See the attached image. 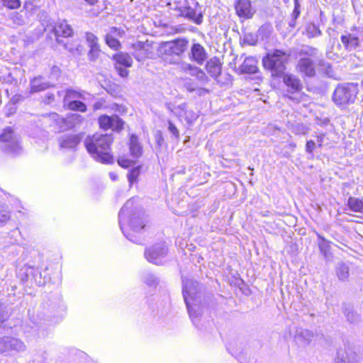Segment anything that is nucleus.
Wrapping results in <instances>:
<instances>
[{"label":"nucleus","mask_w":363,"mask_h":363,"mask_svg":"<svg viewBox=\"0 0 363 363\" xmlns=\"http://www.w3.org/2000/svg\"><path fill=\"white\" fill-rule=\"evenodd\" d=\"M167 124H168V130H169V132L176 139H179V131L177 129V128L176 127V125L169 120L167 121Z\"/></svg>","instance_id":"49"},{"label":"nucleus","mask_w":363,"mask_h":363,"mask_svg":"<svg viewBox=\"0 0 363 363\" xmlns=\"http://www.w3.org/2000/svg\"><path fill=\"white\" fill-rule=\"evenodd\" d=\"M81 141L79 135L65 134L58 139L59 145L63 149H74Z\"/></svg>","instance_id":"14"},{"label":"nucleus","mask_w":363,"mask_h":363,"mask_svg":"<svg viewBox=\"0 0 363 363\" xmlns=\"http://www.w3.org/2000/svg\"><path fill=\"white\" fill-rule=\"evenodd\" d=\"M347 206L354 212L363 213V201L358 198L350 196L347 200Z\"/></svg>","instance_id":"30"},{"label":"nucleus","mask_w":363,"mask_h":363,"mask_svg":"<svg viewBox=\"0 0 363 363\" xmlns=\"http://www.w3.org/2000/svg\"><path fill=\"white\" fill-rule=\"evenodd\" d=\"M318 238L319 240L318 246L320 252L324 255L325 258L328 257L330 255V242L326 240L323 236H321L319 234L318 235Z\"/></svg>","instance_id":"33"},{"label":"nucleus","mask_w":363,"mask_h":363,"mask_svg":"<svg viewBox=\"0 0 363 363\" xmlns=\"http://www.w3.org/2000/svg\"><path fill=\"white\" fill-rule=\"evenodd\" d=\"M281 77L286 86L284 95L297 103L300 102L303 96V86L301 79L292 74H284Z\"/></svg>","instance_id":"8"},{"label":"nucleus","mask_w":363,"mask_h":363,"mask_svg":"<svg viewBox=\"0 0 363 363\" xmlns=\"http://www.w3.org/2000/svg\"><path fill=\"white\" fill-rule=\"evenodd\" d=\"M167 251V247L164 243H159L147 249L145 257L149 262L159 265L163 263V259L166 257Z\"/></svg>","instance_id":"10"},{"label":"nucleus","mask_w":363,"mask_h":363,"mask_svg":"<svg viewBox=\"0 0 363 363\" xmlns=\"http://www.w3.org/2000/svg\"><path fill=\"white\" fill-rule=\"evenodd\" d=\"M65 105L67 106L69 109L72 111H80L82 113H84L86 111V104L79 100L72 101Z\"/></svg>","instance_id":"34"},{"label":"nucleus","mask_w":363,"mask_h":363,"mask_svg":"<svg viewBox=\"0 0 363 363\" xmlns=\"http://www.w3.org/2000/svg\"><path fill=\"white\" fill-rule=\"evenodd\" d=\"M201 69L193 65L191 70L189 71V74L191 76L196 77V76L199 73Z\"/></svg>","instance_id":"64"},{"label":"nucleus","mask_w":363,"mask_h":363,"mask_svg":"<svg viewBox=\"0 0 363 363\" xmlns=\"http://www.w3.org/2000/svg\"><path fill=\"white\" fill-rule=\"evenodd\" d=\"M86 40L87 41L89 48H93V47L99 46V45L98 43L97 37L91 33H86Z\"/></svg>","instance_id":"44"},{"label":"nucleus","mask_w":363,"mask_h":363,"mask_svg":"<svg viewBox=\"0 0 363 363\" xmlns=\"http://www.w3.org/2000/svg\"><path fill=\"white\" fill-rule=\"evenodd\" d=\"M18 275L22 281H30L38 286H41L45 284L41 277V272L38 268H35L32 266L25 265L19 270Z\"/></svg>","instance_id":"11"},{"label":"nucleus","mask_w":363,"mask_h":363,"mask_svg":"<svg viewBox=\"0 0 363 363\" xmlns=\"http://www.w3.org/2000/svg\"><path fill=\"white\" fill-rule=\"evenodd\" d=\"M183 296L189 311L190 318L192 322L196 325L195 319L200 314L198 308L197 303L199 302V284L192 280L183 281Z\"/></svg>","instance_id":"5"},{"label":"nucleus","mask_w":363,"mask_h":363,"mask_svg":"<svg viewBox=\"0 0 363 363\" xmlns=\"http://www.w3.org/2000/svg\"><path fill=\"white\" fill-rule=\"evenodd\" d=\"M318 52V49L315 48L311 46H303L301 50L300 54L306 56L315 57L317 55Z\"/></svg>","instance_id":"42"},{"label":"nucleus","mask_w":363,"mask_h":363,"mask_svg":"<svg viewBox=\"0 0 363 363\" xmlns=\"http://www.w3.org/2000/svg\"><path fill=\"white\" fill-rule=\"evenodd\" d=\"M241 73L254 74L257 71V61L253 57L245 58L240 67Z\"/></svg>","instance_id":"25"},{"label":"nucleus","mask_w":363,"mask_h":363,"mask_svg":"<svg viewBox=\"0 0 363 363\" xmlns=\"http://www.w3.org/2000/svg\"><path fill=\"white\" fill-rule=\"evenodd\" d=\"M206 69L213 78L217 79L221 73V64L218 59L213 57L207 62Z\"/></svg>","instance_id":"20"},{"label":"nucleus","mask_w":363,"mask_h":363,"mask_svg":"<svg viewBox=\"0 0 363 363\" xmlns=\"http://www.w3.org/2000/svg\"><path fill=\"white\" fill-rule=\"evenodd\" d=\"M118 164L124 168H127L130 165L131 162L129 160L119 158L118 160Z\"/></svg>","instance_id":"58"},{"label":"nucleus","mask_w":363,"mask_h":363,"mask_svg":"<svg viewBox=\"0 0 363 363\" xmlns=\"http://www.w3.org/2000/svg\"><path fill=\"white\" fill-rule=\"evenodd\" d=\"M140 174V170L138 167L132 169L128 174V179L130 184V186L136 182Z\"/></svg>","instance_id":"43"},{"label":"nucleus","mask_w":363,"mask_h":363,"mask_svg":"<svg viewBox=\"0 0 363 363\" xmlns=\"http://www.w3.org/2000/svg\"><path fill=\"white\" fill-rule=\"evenodd\" d=\"M60 75V69L57 66H52L50 70V78L52 80H57Z\"/></svg>","instance_id":"53"},{"label":"nucleus","mask_w":363,"mask_h":363,"mask_svg":"<svg viewBox=\"0 0 363 363\" xmlns=\"http://www.w3.org/2000/svg\"><path fill=\"white\" fill-rule=\"evenodd\" d=\"M113 140L112 134L95 133L86 137L84 145L94 160L103 164H111L113 159L110 150Z\"/></svg>","instance_id":"1"},{"label":"nucleus","mask_w":363,"mask_h":363,"mask_svg":"<svg viewBox=\"0 0 363 363\" xmlns=\"http://www.w3.org/2000/svg\"><path fill=\"white\" fill-rule=\"evenodd\" d=\"M133 206V199H129L122 207L118 214L119 225L123 235L127 238V239L134 243L141 244L143 239L140 236L133 235V233H138L141 230L145 228L146 224L145 223L144 218H136L134 215L128 221V226L130 227L132 233H129L124 229V223L128 217Z\"/></svg>","instance_id":"2"},{"label":"nucleus","mask_w":363,"mask_h":363,"mask_svg":"<svg viewBox=\"0 0 363 363\" xmlns=\"http://www.w3.org/2000/svg\"><path fill=\"white\" fill-rule=\"evenodd\" d=\"M9 318L7 307L0 303V323L4 322Z\"/></svg>","instance_id":"51"},{"label":"nucleus","mask_w":363,"mask_h":363,"mask_svg":"<svg viewBox=\"0 0 363 363\" xmlns=\"http://www.w3.org/2000/svg\"><path fill=\"white\" fill-rule=\"evenodd\" d=\"M62 43L64 44L65 48L72 54H79L82 50V46L79 43L75 45H69L67 42Z\"/></svg>","instance_id":"41"},{"label":"nucleus","mask_w":363,"mask_h":363,"mask_svg":"<svg viewBox=\"0 0 363 363\" xmlns=\"http://www.w3.org/2000/svg\"><path fill=\"white\" fill-rule=\"evenodd\" d=\"M111 125L113 130L119 131L123 128L124 123L117 115H113Z\"/></svg>","instance_id":"35"},{"label":"nucleus","mask_w":363,"mask_h":363,"mask_svg":"<svg viewBox=\"0 0 363 363\" xmlns=\"http://www.w3.org/2000/svg\"><path fill=\"white\" fill-rule=\"evenodd\" d=\"M0 147L4 152L12 155L22 152L20 137L11 127L4 128L0 134Z\"/></svg>","instance_id":"7"},{"label":"nucleus","mask_w":363,"mask_h":363,"mask_svg":"<svg viewBox=\"0 0 363 363\" xmlns=\"http://www.w3.org/2000/svg\"><path fill=\"white\" fill-rule=\"evenodd\" d=\"M10 218V212L7 206L0 203V221L5 223Z\"/></svg>","instance_id":"40"},{"label":"nucleus","mask_w":363,"mask_h":363,"mask_svg":"<svg viewBox=\"0 0 363 363\" xmlns=\"http://www.w3.org/2000/svg\"><path fill=\"white\" fill-rule=\"evenodd\" d=\"M313 336L314 335L312 331L307 329L299 328L296 331L294 340L301 347H306L311 343Z\"/></svg>","instance_id":"16"},{"label":"nucleus","mask_w":363,"mask_h":363,"mask_svg":"<svg viewBox=\"0 0 363 363\" xmlns=\"http://www.w3.org/2000/svg\"><path fill=\"white\" fill-rule=\"evenodd\" d=\"M28 316L30 321L34 325H38L41 324V322L44 320V315H41L39 313H35V311H28Z\"/></svg>","instance_id":"37"},{"label":"nucleus","mask_w":363,"mask_h":363,"mask_svg":"<svg viewBox=\"0 0 363 363\" xmlns=\"http://www.w3.org/2000/svg\"><path fill=\"white\" fill-rule=\"evenodd\" d=\"M143 279L145 283L149 286H156L158 284L157 278L151 272H146Z\"/></svg>","instance_id":"38"},{"label":"nucleus","mask_w":363,"mask_h":363,"mask_svg":"<svg viewBox=\"0 0 363 363\" xmlns=\"http://www.w3.org/2000/svg\"><path fill=\"white\" fill-rule=\"evenodd\" d=\"M191 55V59L199 65H202L207 58L204 48L199 43H194L192 45Z\"/></svg>","instance_id":"19"},{"label":"nucleus","mask_w":363,"mask_h":363,"mask_svg":"<svg viewBox=\"0 0 363 363\" xmlns=\"http://www.w3.org/2000/svg\"><path fill=\"white\" fill-rule=\"evenodd\" d=\"M115 68L121 77H126L128 75L129 71L125 67L116 65Z\"/></svg>","instance_id":"54"},{"label":"nucleus","mask_w":363,"mask_h":363,"mask_svg":"<svg viewBox=\"0 0 363 363\" xmlns=\"http://www.w3.org/2000/svg\"><path fill=\"white\" fill-rule=\"evenodd\" d=\"M100 53L101 50L99 48V46L93 47L89 48L88 57L90 60L95 61L96 59L99 58Z\"/></svg>","instance_id":"46"},{"label":"nucleus","mask_w":363,"mask_h":363,"mask_svg":"<svg viewBox=\"0 0 363 363\" xmlns=\"http://www.w3.org/2000/svg\"><path fill=\"white\" fill-rule=\"evenodd\" d=\"M4 6L10 9H16L21 6L20 0H2Z\"/></svg>","instance_id":"47"},{"label":"nucleus","mask_w":363,"mask_h":363,"mask_svg":"<svg viewBox=\"0 0 363 363\" xmlns=\"http://www.w3.org/2000/svg\"><path fill=\"white\" fill-rule=\"evenodd\" d=\"M291 55L289 52L274 50L262 58L264 69L269 71L273 77H281L284 74L286 65Z\"/></svg>","instance_id":"4"},{"label":"nucleus","mask_w":363,"mask_h":363,"mask_svg":"<svg viewBox=\"0 0 363 363\" xmlns=\"http://www.w3.org/2000/svg\"><path fill=\"white\" fill-rule=\"evenodd\" d=\"M116 65L123 66L125 67H130L133 64L132 57L127 53L121 52L114 55Z\"/></svg>","instance_id":"28"},{"label":"nucleus","mask_w":363,"mask_h":363,"mask_svg":"<svg viewBox=\"0 0 363 363\" xmlns=\"http://www.w3.org/2000/svg\"><path fill=\"white\" fill-rule=\"evenodd\" d=\"M44 118L59 131H64L74 128L79 121L81 116L78 114H72L67 118H63L56 113H50L43 116Z\"/></svg>","instance_id":"9"},{"label":"nucleus","mask_w":363,"mask_h":363,"mask_svg":"<svg viewBox=\"0 0 363 363\" xmlns=\"http://www.w3.org/2000/svg\"><path fill=\"white\" fill-rule=\"evenodd\" d=\"M341 42L348 51L356 50L359 46V39L354 33H346L341 36Z\"/></svg>","instance_id":"18"},{"label":"nucleus","mask_w":363,"mask_h":363,"mask_svg":"<svg viewBox=\"0 0 363 363\" xmlns=\"http://www.w3.org/2000/svg\"><path fill=\"white\" fill-rule=\"evenodd\" d=\"M358 87L354 83L338 84L333 94V101L335 104L341 108L354 102L358 94Z\"/></svg>","instance_id":"6"},{"label":"nucleus","mask_w":363,"mask_h":363,"mask_svg":"<svg viewBox=\"0 0 363 363\" xmlns=\"http://www.w3.org/2000/svg\"><path fill=\"white\" fill-rule=\"evenodd\" d=\"M130 151L131 155L135 158H138L142 155L143 147L138 142V138L135 135H131L129 142Z\"/></svg>","instance_id":"24"},{"label":"nucleus","mask_w":363,"mask_h":363,"mask_svg":"<svg viewBox=\"0 0 363 363\" xmlns=\"http://www.w3.org/2000/svg\"><path fill=\"white\" fill-rule=\"evenodd\" d=\"M325 134H320L316 136V142L318 143V146L321 147L324 144Z\"/></svg>","instance_id":"62"},{"label":"nucleus","mask_w":363,"mask_h":363,"mask_svg":"<svg viewBox=\"0 0 363 363\" xmlns=\"http://www.w3.org/2000/svg\"><path fill=\"white\" fill-rule=\"evenodd\" d=\"M197 117V114L193 110L187 108L182 118H184L187 123H190L194 121Z\"/></svg>","instance_id":"45"},{"label":"nucleus","mask_w":363,"mask_h":363,"mask_svg":"<svg viewBox=\"0 0 363 363\" xmlns=\"http://www.w3.org/2000/svg\"><path fill=\"white\" fill-rule=\"evenodd\" d=\"M106 43L111 48L114 50H118L121 47L119 40L111 35H106Z\"/></svg>","instance_id":"39"},{"label":"nucleus","mask_w":363,"mask_h":363,"mask_svg":"<svg viewBox=\"0 0 363 363\" xmlns=\"http://www.w3.org/2000/svg\"><path fill=\"white\" fill-rule=\"evenodd\" d=\"M26 345L21 340L15 337H7V351L13 350L17 352L26 351Z\"/></svg>","instance_id":"23"},{"label":"nucleus","mask_w":363,"mask_h":363,"mask_svg":"<svg viewBox=\"0 0 363 363\" xmlns=\"http://www.w3.org/2000/svg\"><path fill=\"white\" fill-rule=\"evenodd\" d=\"M86 96L89 97L90 95L89 94H86L84 91L81 92L72 89H68L65 91L63 102L65 105L72 101H76L78 99L86 100Z\"/></svg>","instance_id":"22"},{"label":"nucleus","mask_w":363,"mask_h":363,"mask_svg":"<svg viewBox=\"0 0 363 363\" xmlns=\"http://www.w3.org/2000/svg\"><path fill=\"white\" fill-rule=\"evenodd\" d=\"M111 121H112V116H108L106 115H104V116H100L99 118V123L100 127L105 130L111 128Z\"/></svg>","instance_id":"36"},{"label":"nucleus","mask_w":363,"mask_h":363,"mask_svg":"<svg viewBox=\"0 0 363 363\" xmlns=\"http://www.w3.org/2000/svg\"><path fill=\"white\" fill-rule=\"evenodd\" d=\"M7 351V337L0 338V352Z\"/></svg>","instance_id":"57"},{"label":"nucleus","mask_w":363,"mask_h":363,"mask_svg":"<svg viewBox=\"0 0 363 363\" xmlns=\"http://www.w3.org/2000/svg\"><path fill=\"white\" fill-rule=\"evenodd\" d=\"M11 18L13 23L18 26H22L25 23L23 16L17 12L13 13Z\"/></svg>","instance_id":"50"},{"label":"nucleus","mask_w":363,"mask_h":363,"mask_svg":"<svg viewBox=\"0 0 363 363\" xmlns=\"http://www.w3.org/2000/svg\"><path fill=\"white\" fill-rule=\"evenodd\" d=\"M337 277L340 281H345L349 277V266L344 262H340L335 268Z\"/></svg>","instance_id":"29"},{"label":"nucleus","mask_w":363,"mask_h":363,"mask_svg":"<svg viewBox=\"0 0 363 363\" xmlns=\"http://www.w3.org/2000/svg\"><path fill=\"white\" fill-rule=\"evenodd\" d=\"M188 43L184 38L163 42L158 46L157 54L169 64L179 63L180 57L187 48Z\"/></svg>","instance_id":"3"},{"label":"nucleus","mask_w":363,"mask_h":363,"mask_svg":"<svg viewBox=\"0 0 363 363\" xmlns=\"http://www.w3.org/2000/svg\"><path fill=\"white\" fill-rule=\"evenodd\" d=\"M50 86V84L43 81L40 76L35 77L30 81V91L33 93L45 90Z\"/></svg>","instance_id":"26"},{"label":"nucleus","mask_w":363,"mask_h":363,"mask_svg":"<svg viewBox=\"0 0 363 363\" xmlns=\"http://www.w3.org/2000/svg\"><path fill=\"white\" fill-rule=\"evenodd\" d=\"M296 69L306 77H312L315 74L314 63L309 57H301L298 62Z\"/></svg>","instance_id":"12"},{"label":"nucleus","mask_w":363,"mask_h":363,"mask_svg":"<svg viewBox=\"0 0 363 363\" xmlns=\"http://www.w3.org/2000/svg\"><path fill=\"white\" fill-rule=\"evenodd\" d=\"M183 15L194 21L197 25H199L203 21V15L201 13H197L194 9L186 7L182 12Z\"/></svg>","instance_id":"27"},{"label":"nucleus","mask_w":363,"mask_h":363,"mask_svg":"<svg viewBox=\"0 0 363 363\" xmlns=\"http://www.w3.org/2000/svg\"><path fill=\"white\" fill-rule=\"evenodd\" d=\"M184 86L186 89V90L189 92H193L196 90V87L194 83L192 82H189L185 83Z\"/></svg>","instance_id":"60"},{"label":"nucleus","mask_w":363,"mask_h":363,"mask_svg":"<svg viewBox=\"0 0 363 363\" xmlns=\"http://www.w3.org/2000/svg\"><path fill=\"white\" fill-rule=\"evenodd\" d=\"M309 38H315L322 35V32L315 24L311 23L306 26L305 30L303 32Z\"/></svg>","instance_id":"31"},{"label":"nucleus","mask_w":363,"mask_h":363,"mask_svg":"<svg viewBox=\"0 0 363 363\" xmlns=\"http://www.w3.org/2000/svg\"><path fill=\"white\" fill-rule=\"evenodd\" d=\"M188 108V106L186 103H182L178 106H177L176 111H175V116L178 117L179 118H182L184 113Z\"/></svg>","instance_id":"48"},{"label":"nucleus","mask_w":363,"mask_h":363,"mask_svg":"<svg viewBox=\"0 0 363 363\" xmlns=\"http://www.w3.org/2000/svg\"><path fill=\"white\" fill-rule=\"evenodd\" d=\"M357 355L352 350L340 349L337 350V357L334 363H358Z\"/></svg>","instance_id":"15"},{"label":"nucleus","mask_w":363,"mask_h":363,"mask_svg":"<svg viewBox=\"0 0 363 363\" xmlns=\"http://www.w3.org/2000/svg\"><path fill=\"white\" fill-rule=\"evenodd\" d=\"M300 5L298 0H294V9L292 13V18H297L300 15Z\"/></svg>","instance_id":"56"},{"label":"nucleus","mask_w":363,"mask_h":363,"mask_svg":"<svg viewBox=\"0 0 363 363\" xmlns=\"http://www.w3.org/2000/svg\"><path fill=\"white\" fill-rule=\"evenodd\" d=\"M315 147V143L314 141H313V140L307 141L306 145V151L308 153L313 155Z\"/></svg>","instance_id":"55"},{"label":"nucleus","mask_w":363,"mask_h":363,"mask_svg":"<svg viewBox=\"0 0 363 363\" xmlns=\"http://www.w3.org/2000/svg\"><path fill=\"white\" fill-rule=\"evenodd\" d=\"M164 106L169 112L175 114L177 106L170 102H167L164 104Z\"/></svg>","instance_id":"61"},{"label":"nucleus","mask_w":363,"mask_h":363,"mask_svg":"<svg viewBox=\"0 0 363 363\" xmlns=\"http://www.w3.org/2000/svg\"><path fill=\"white\" fill-rule=\"evenodd\" d=\"M192 65L186 63V62H182L180 64V68L182 71L189 73L192 67Z\"/></svg>","instance_id":"59"},{"label":"nucleus","mask_w":363,"mask_h":363,"mask_svg":"<svg viewBox=\"0 0 363 363\" xmlns=\"http://www.w3.org/2000/svg\"><path fill=\"white\" fill-rule=\"evenodd\" d=\"M57 40L59 43H62L58 40L59 36L69 37L72 34V29L69 25L65 21L59 22L54 28Z\"/></svg>","instance_id":"21"},{"label":"nucleus","mask_w":363,"mask_h":363,"mask_svg":"<svg viewBox=\"0 0 363 363\" xmlns=\"http://www.w3.org/2000/svg\"><path fill=\"white\" fill-rule=\"evenodd\" d=\"M196 78L201 84H206L209 82L208 76L202 69L200 70L199 73L196 76Z\"/></svg>","instance_id":"52"},{"label":"nucleus","mask_w":363,"mask_h":363,"mask_svg":"<svg viewBox=\"0 0 363 363\" xmlns=\"http://www.w3.org/2000/svg\"><path fill=\"white\" fill-rule=\"evenodd\" d=\"M342 309L347 321L351 323H354L359 320V315L355 311H354L352 306L349 305H345Z\"/></svg>","instance_id":"32"},{"label":"nucleus","mask_w":363,"mask_h":363,"mask_svg":"<svg viewBox=\"0 0 363 363\" xmlns=\"http://www.w3.org/2000/svg\"><path fill=\"white\" fill-rule=\"evenodd\" d=\"M245 43H248L249 45H255L256 43V40L253 39L252 35H245L244 38Z\"/></svg>","instance_id":"63"},{"label":"nucleus","mask_w":363,"mask_h":363,"mask_svg":"<svg viewBox=\"0 0 363 363\" xmlns=\"http://www.w3.org/2000/svg\"><path fill=\"white\" fill-rule=\"evenodd\" d=\"M235 9L238 15L240 17L250 18L254 14L249 0H239L236 4Z\"/></svg>","instance_id":"17"},{"label":"nucleus","mask_w":363,"mask_h":363,"mask_svg":"<svg viewBox=\"0 0 363 363\" xmlns=\"http://www.w3.org/2000/svg\"><path fill=\"white\" fill-rule=\"evenodd\" d=\"M134 50L133 55L138 62H143L146 58L150 57L152 52L147 43L137 42L133 45Z\"/></svg>","instance_id":"13"}]
</instances>
